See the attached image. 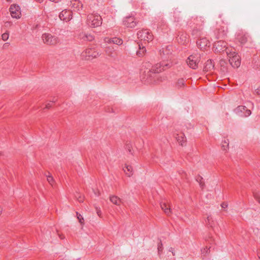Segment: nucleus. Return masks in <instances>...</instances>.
I'll return each instance as SVG.
<instances>
[{"mask_svg":"<svg viewBox=\"0 0 260 260\" xmlns=\"http://www.w3.org/2000/svg\"><path fill=\"white\" fill-rule=\"evenodd\" d=\"M257 255H258L259 258H260V252L258 253Z\"/></svg>","mask_w":260,"mask_h":260,"instance_id":"603ef678","label":"nucleus"},{"mask_svg":"<svg viewBox=\"0 0 260 260\" xmlns=\"http://www.w3.org/2000/svg\"><path fill=\"white\" fill-rule=\"evenodd\" d=\"M226 53L231 65L234 68H238L241 64V60L239 55L235 52V49L232 47L226 48Z\"/></svg>","mask_w":260,"mask_h":260,"instance_id":"f257e3e1","label":"nucleus"},{"mask_svg":"<svg viewBox=\"0 0 260 260\" xmlns=\"http://www.w3.org/2000/svg\"><path fill=\"white\" fill-rule=\"evenodd\" d=\"M78 200L79 202H82L83 201V198H81L80 196L79 197V198H78Z\"/></svg>","mask_w":260,"mask_h":260,"instance_id":"a18cd8bd","label":"nucleus"},{"mask_svg":"<svg viewBox=\"0 0 260 260\" xmlns=\"http://www.w3.org/2000/svg\"><path fill=\"white\" fill-rule=\"evenodd\" d=\"M10 23H11V22H6V24H7V25H9V24H10Z\"/></svg>","mask_w":260,"mask_h":260,"instance_id":"8fccbe9b","label":"nucleus"},{"mask_svg":"<svg viewBox=\"0 0 260 260\" xmlns=\"http://www.w3.org/2000/svg\"><path fill=\"white\" fill-rule=\"evenodd\" d=\"M228 206V204L226 203H222L221 204V207L223 208H226Z\"/></svg>","mask_w":260,"mask_h":260,"instance_id":"4c0bfd02","label":"nucleus"},{"mask_svg":"<svg viewBox=\"0 0 260 260\" xmlns=\"http://www.w3.org/2000/svg\"><path fill=\"white\" fill-rule=\"evenodd\" d=\"M254 198L257 202L260 204V194L257 193L254 194Z\"/></svg>","mask_w":260,"mask_h":260,"instance_id":"c9c22d12","label":"nucleus"},{"mask_svg":"<svg viewBox=\"0 0 260 260\" xmlns=\"http://www.w3.org/2000/svg\"><path fill=\"white\" fill-rule=\"evenodd\" d=\"M3 211V209L0 207V215H1Z\"/></svg>","mask_w":260,"mask_h":260,"instance_id":"09e8293b","label":"nucleus"},{"mask_svg":"<svg viewBox=\"0 0 260 260\" xmlns=\"http://www.w3.org/2000/svg\"><path fill=\"white\" fill-rule=\"evenodd\" d=\"M99 56V53L95 48H87L81 53L83 59L85 60H91Z\"/></svg>","mask_w":260,"mask_h":260,"instance_id":"7ed1b4c3","label":"nucleus"},{"mask_svg":"<svg viewBox=\"0 0 260 260\" xmlns=\"http://www.w3.org/2000/svg\"><path fill=\"white\" fill-rule=\"evenodd\" d=\"M10 23H11V22H6V24H7V25H9V24H10Z\"/></svg>","mask_w":260,"mask_h":260,"instance_id":"3c124183","label":"nucleus"},{"mask_svg":"<svg viewBox=\"0 0 260 260\" xmlns=\"http://www.w3.org/2000/svg\"><path fill=\"white\" fill-rule=\"evenodd\" d=\"M160 207L164 212L168 216H170L172 213V210L170 208V205H168L166 203H160Z\"/></svg>","mask_w":260,"mask_h":260,"instance_id":"6ab92c4d","label":"nucleus"},{"mask_svg":"<svg viewBox=\"0 0 260 260\" xmlns=\"http://www.w3.org/2000/svg\"><path fill=\"white\" fill-rule=\"evenodd\" d=\"M169 251L171 252L173 255H175V253L174 250L173 248H172V247L170 248Z\"/></svg>","mask_w":260,"mask_h":260,"instance_id":"c03bdc74","label":"nucleus"},{"mask_svg":"<svg viewBox=\"0 0 260 260\" xmlns=\"http://www.w3.org/2000/svg\"><path fill=\"white\" fill-rule=\"evenodd\" d=\"M52 103H48L46 105V109H49L51 107H52Z\"/></svg>","mask_w":260,"mask_h":260,"instance_id":"37998d69","label":"nucleus"},{"mask_svg":"<svg viewBox=\"0 0 260 260\" xmlns=\"http://www.w3.org/2000/svg\"><path fill=\"white\" fill-rule=\"evenodd\" d=\"M128 150L130 153H131V150L130 149L129 147H128Z\"/></svg>","mask_w":260,"mask_h":260,"instance_id":"864d4df0","label":"nucleus"},{"mask_svg":"<svg viewBox=\"0 0 260 260\" xmlns=\"http://www.w3.org/2000/svg\"><path fill=\"white\" fill-rule=\"evenodd\" d=\"M185 85V81L183 79H179L176 83V87L177 88H181L183 87Z\"/></svg>","mask_w":260,"mask_h":260,"instance_id":"c85d7f7f","label":"nucleus"},{"mask_svg":"<svg viewBox=\"0 0 260 260\" xmlns=\"http://www.w3.org/2000/svg\"><path fill=\"white\" fill-rule=\"evenodd\" d=\"M104 41L106 43L110 44V43H113L114 44H116L118 45H121L123 43V41L122 39H119L118 38L114 37L112 38H105L104 39Z\"/></svg>","mask_w":260,"mask_h":260,"instance_id":"dca6fc26","label":"nucleus"},{"mask_svg":"<svg viewBox=\"0 0 260 260\" xmlns=\"http://www.w3.org/2000/svg\"><path fill=\"white\" fill-rule=\"evenodd\" d=\"M39 25L38 24H36L35 25V27H34V28H38L39 27Z\"/></svg>","mask_w":260,"mask_h":260,"instance_id":"49530a36","label":"nucleus"},{"mask_svg":"<svg viewBox=\"0 0 260 260\" xmlns=\"http://www.w3.org/2000/svg\"><path fill=\"white\" fill-rule=\"evenodd\" d=\"M78 39L81 42H86L92 41L94 40V37L90 34L86 33L85 32H81L79 34Z\"/></svg>","mask_w":260,"mask_h":260,"instance_id":"9d476101","label":"nucleus"},{"mask_svg":"<svg viewBox=\"0 0 260 260\" xmlns=\"http://www.w3.org/2000/svg\"><path fill=\"white\" fill-rule=\"evenodd\" d=\"M95 194L96 196H99L100 195V193H98V194H96V193L95 192Z\"/></svg>","mask_w":260,"mask_h":260,"instance_id":"5fc2aeb1","label":"nucleus"},{"mask_svg":"<svg viewBox=\"0 0 260 260\" xmlns=\"http://www.w3.org/2000/svg\"><path fill=\"white\" fill-rule=\"evenodd\" d=\"M71 6L74 10L78 11L82 10L83 7V4L79 0H72L71 2Z\"/></svg>","mask_w":260,"mask_h":260,"instance_id":"f3484780","label":"nucleus"},{"mask_svg":"<svg viewBox=\"0 0 260 260\" xmlns=\"http://www.w3.org/2000/svg\"><path fill=\"white\" fill-rule=\"evenodd\" d=\"M110 201L115 205H119L121 201L120 198L117 196H113L110 198Z\"/></svg>","mask_w":260,"mask_h":260,"instance_id":"b1692460","label":"nucleus"},{"mask_svg":"<svg viewBox=\"0 0 260 260\" xmlns=\"http://www.w3.org/2000/svg\"><path fill=\"white\" fill-rule=\"evenodd\" d=\"M10 14L12 18L19 19L21 16L20 8L18 5L13 4L10 8Z\"/></svg>","mask_w":260,"mask_h":260,"instance_id":"6e6552de","label":"nucleus"},{"mask_svg":"<svg viewBox=\"0 0 260 260\" xmlns=\"http://www.w3.org/2000/svg\"><path fill=\"white\" fill-rule=\"evenodd\" d=\"M214 69V64L211 59L208 60L204 67V71H211Z\"/></svg>","mask_w":260,"mask_h":260,"instance_id":"aec40b11","label":"nucleus"},{"mask_svg":"<svg viewBox=\"0 0 260 260\" xmlns=\"http://www.w3.org/2000/svg\"><path fill=\"white\" fill-rule=\"evenodd\" d=\"M204 24V20L201 17H192L191 19V22L189 25L192 26L194 25L196 26H202Z\"/></svg>","mask_w":260,"mask_h":260,"instance_id":"4468645a","label":"nucleus"},{"mask_svg":"<svg viewBox=\"0 0 260 260\" xmlns=\"http://www.w3.org/2000/svg\"><path fill=\"white\" fill-rule=\"evenodd\" d=\"M47 180L51 185H53L54 182V179L51 175H48V176H47Z\"/></svg>","mask_w":260,"mask_h":260,"instance_id":"2f4dec72","label":"nucleus"},{"mask_svg":"<svg viewBox=\"0 0 260 260\" xmlns=\"http://www.w3.org/2000/svg\"><path fill=\"white\" fill-rule=\"evenodd\" d=\"M200 61V56L196 54L188 56L186 61L189 68L195 70L198 68Z\"/></svg>","mask_w":260,"mask_h":260,"instance_id":"20e7f679","label":"nucleus"},{"mask_svg":"<svg viewBox=\"0 0 260 260\" xmlns=\"http://www.w3.org/2000/svg\"><path fill=\"white\" fill-rule=\"evenodd\" d=\"M139 50L137 51V54L141 56H143L144 53L146 52V49L144 46L142 45V44H139Z\"/></svg>","mask_w":260,"mask_h":260,"instance_id":"a878e982","label":"nucleus"},{"mask_svg":"<svg viewBox=\"0 0 260 260\" xmlns=\"http://www.w3.org/2000/svg\"><path fill=\"white\" fill-rule=\"evenodd\" d=\"M43 42L47 45H53L58 42V39L50 34L44 33L42 36Z\"/></svg>","mask_w":260,"mask_h":260,"instance_id":"423d86ee","label":"nucleus"},{"mask_svg":"<svg viewBox=\"0 0 260 260\" xmlns=\"http://www.w3.org/2000/svg\"><path fill=\"white\" fill-rule=\"evenodd\" d=\"M59 17L61 20L68 22L72 18V12L70 10L65 9L60 13Z\"/></svg>","mask_w":260,"mask_h":260,"instance_id":"f8f14e48","label":"nucleus"},{"mask_svg":"<svg viewBox=\"0 0 260 260\" xmlns=\"http://www.w3.org/2000/svg\"><path fill=\"white\" fill-rule=\"evenodd\" d=\"M202 28L201 26H194L193 29L192 30L191 35L194 37H198L201 35V31Z\"/></svg>","mask_w":260,"mask_h":260,"instance_id":"4be33fe9","label":"nucleus"},{"mask_svg":"<svg viewBox=\"0 0 260 260\" xmlns=\"http://www.w3.org/2000/svg\"><path fill=\"white\" fill-rule=\"evenodd\" d=\"M197 44L201 50H203L209 46L210 42L206 38H203L197 42Z\"/></svg>","mask_w":260,"mask_h":260,"instance_id":"2eb2a0df","label":"nucleus"},{"mask_svg":"<svg viewBox=\"0 0 260 260\" xmlns=\"http://www.w3.org/2000/svg\"><path fill=\"white\" fill-rule=\"evenodd\" d=\"M123 171L126 175L128 177H131L133 174V169L130 165L126 164L125 167L123 168Z\"/></svg>","mask_w":260,"mask_h":260,"instance_id":"412c9836","label":"nucleus"},{"mask_svg":"<svg viewBox=\"0 0 260 260\" xmlns=\"http://www.w3.org/2000/svg\"><path fill=\"white\" fill-rule=\"evenodd\" d=\"M251 114V111L249 109H247V108L246 107L245 112L243 115H241V116L247 117V116H249V115H250Z\"/></svg>","mask_w":260,"mask_h":260,"instance_id":"72a5a7b5","label":"nucleus"},{"mask_svg":"<svg viewBox=\"0 0 260 260\" xmlns=\"http://www.w3.org/2000/svg\"><path fill=\"white\" fill-rule=\"evenodd\" d=\"M203 178L199 176L197 177L196 180L199 183L201 187L203 188L204 183L202 182Z\"/></svg>","mask_w":260,"mask_h":260,"instance_id":"473e14b6","label":"nucleus"},{"mask_svg":"<svg viewBox=\"0 0 260 260\" xmlns=\"http://www.w3.org/2000/svg\"><path fill=\"white\" fill-rule=\"evenodd\" d=\"M255 92L257 94H260V87H258L257 89H255Z\"/></svg>","mask_w":260,"mask_h":260,"instance_id":"79ce46f5","label":"nucleus"},{"mask_svg":"<svg viewBox=\"0 0 260 260\" xmlns=\"http://www.w3.org/2000/svg\"><path fill=\"white\" fill-rule=\"evenodd\" d=\"M87 22L90 27H96L102 24V19L99 14H90L87 16Z\"/></svg>","mask_w":260,"mask_h":260,"instance_id":"f03ea898","label":"nucleus"},{"mask_svg":"<svg viewBox=\"0 0 260 260\" xmlns=\"http://www.w3.org/2000/svg\"><path fill=\"white\" fill-rule=\"evenodd\" d=\"M96 213H97L98 215L99 216H101V215L102 214L101 210L100 209H98V208H96Z\"/></svg>","mask_w":260,"mask_h":260,"instance_id":"ea45409f","label":"nucleus"},{"mask_svg":"<svg viewBox=\"0 0 260 260\" xmlns=\"http://www.w3.org/2000/svg\"><path fill=\"white\" fill-rule=\"evenodd\" d=\"M11 0H7V1L8 2H10Z\"/></svg>","mask_w":260,"mask_h":260,"instance_id":"6e6d98bb","label":"nucleus"},{"mask_svg":"<svg viewBox=\"0 0 260 260\" xmlns=\"http://www.w3.org/2000/svg\"><path fill=\"white\" fill-rule=\"evenodd\" d=\"M157 249H158V254L159 255H160L163 250V245H162V243H161V241L158 244Z\"/></svg>","mask_w":260,"mask_h":260,"instance_id":"c756f323","label":"nucleus"},{"mask_svg":"<svg viewBox=\"0 0 260 260\" xmlns=\"http://www.w3.org/2000/svg\"><path fill=\"white\" fill-rule=\"evenodd\" d=\"M226 42L223 41H219L214 43V51L216 52H221L222 51H225L226 49L229 48L226 47Z\"/></svg>","mask_w":260,"mask_h":260,"instance_id":"9b49d317","label":"nucleus"},{"mask_svg":"<svg viewBox=\"0 0 260 260\" xmlns=\"http://www.w3.org/2000/svg\"><path fill=\"white\" fill-rule=\"evenodd\" d=\"M180 39H182L183 41H186V35H181L180 37Z\"/></svg>","mask_w":260,"mask_h":260,"instance_id":"58836bf2","label":"nucleus"},{"mask_svg":"<svg viewBox=\"0 0 260 260\" xmlns=\"http://www.w3.org/2000/svg\"><path fill=\"white\" fill-rule=\"evenodd\" d=\"M138 39L141 41L149 42L153 40V35L151 32L147 29H142L137 33Z\"/></svg>","mask_w":260,"mask_h":260,"instance_id":"39448f33","label":"nucleus"},{"mask_svg":"<svg viewBox=\"0 0 260 260\" xmlns=\"http://www.w3.org/2000/svg\"><path fill=\"white\" fill-rule=\"evenodd\" d=\"M246 107L244 106H239L236 109L235 112L237 114L240 115L241 116V115H243V113L245 112V110L246 109Z\"/></svg>","mask_w":260,"mask_h":260,"instance_id":"393cba45","label":"nucleus"},{"mask_svg":"<svg viewBox=\"0 0 260 260\" xmlns=\"http://www.w3.org/2000/svg\"><path fill=\"white\" fill-rule=\"evenodd\" d=\"M208 252V248L207 247L205 248L204 249L202 250V254H206Z\"/></svg>","mask_w":260,"mask_h":260,"instance_id":"a19ab883","label":"nucleus"},{"mask_svg":"<svg viewBox=\"0 0 260 260\" xmlns=\"http://www.w3.org/2000/svg\"><path fill=\"white\" fill-rule=\"evenodd\" d=\"M123 25L127 27L134 28L137 25V22L134 17H127L124 18L123 21Z\"/></svg>","mask_w":260,"mask_h":260,"instance_id":"ddd939ff","label":"nucleus"},{"mask_svg":"<svg viewBox=\"0 0 260 260\" xmlns=\"http://www.w3.org/2000/svg\"><path fill=\"white\" fill-rule=\"evenodd\" d=\"M176 139L181 146H183L186 141L184 134H181L180 135H178V136L176 137Z\"/></svg>","mask_w":260,"mask_h":260,"instance_id":"5701e85b","label":"nucleus"},{"mask_svg":"<svg viewBox=\"0 0 260 260\" xmlns=\"http://www.w3.org/2000/svg\"><path fill=\"white\" fill-rule=\"evenodd\" d=\"M206 223L211 228L215 225V222L211 215L207 217V220H206Z\"/></svg>","mask_w":260,"mask_h":260,"instance_id":"bb28decb","label":"nucleus"},{"mask_svg":"<svg viewBox=\"0 0 260 260\" xmlns=\"http://www.w3.org/2000/svg\"><path fill=\"white\" fill-rule=\"evenodd\" d=\"M172 66L171 63H167L163 61L160 63L155 64L152 67L151 70L149 71V72H152L153 73H158L165 70V67L170 68Z\"/></svg>","mask_w":260,"mask_h":260,"instance_id":"0eeeda50","label":"nucleus"},{"mask_svg":"<svg viewBox=\"0 0 260 260\" xmlns=\"http://www.w3.org/2000/svg\"><path fill=\"white\" fill-rule=\"evenodd\" d=\"M228 32V28L222 26L220 28L218 29L216 37L217 39L223 38L226 36Z\"/></svg>","mask_w":260,"mask_h":260,"instance_id":"a211bd4d","label":"nucleus"},{"mask_svg":"<svg viewBox=\"0 0 260 260\" xmlns=\"http://www.w3.org/2000/svg\"><path fill=\"white\" fill-rule=\"evenodd\" d=\"M236 39L241 44L243 45L248 41L249 37L247 33L241 30L237 32Z\"/></svg>","mask_w":260,"mask_h":260,"instance_id":"1a4fd4ad","label":"nucleus"},{"mask_svg":"<svg viewBox=\"0 0 260 260\" xmlns=\"http://www.w3.org/2000/svg\"><path fill=\"white\" fill-rule=\"evenodd\" d=\"M106 53L108 54V55L111 56L112 55V51L111 50L110 48H108L106 49Z\"/></svg>","mask_w":260,"mask_h":260,"instance_id":"e433bc0d","label":"nucleus"},{"mask_svg":"<svg viewBox=\"0 0 260 260\" xmlns=\"http://www.w3.org/2000/svg\"><path fill=\"white\" fill-rule=\"evenodd\" d=\"M77 217L79 220V222L81 224H84V218L82 216L79 214L78 212H76Z\"/></svg>","mask_w":260,"mask_h":260,"instance_id":"7c9ffc66","label":"nucleus"},{"mask_svg":"<svg viewBox=\"0 0 260 260\" xmlns=\"http://www.w3.org/2000/svg\"><path fill=\"white\" fill-rule=\"evenodd\" d=\"M9 35L7 32L4 33L2 35V39L3 41H7L9 39Z\"/></svg>","mask_w":260,"mask_h":260,"instance_id":"f704fd0d","label":"nucleus"},{"mask_svg":"<svg viewBox=\"0 0 260 260\" xmlns=\"http://www.w3.org/2000/svg\"><path fill=\"white\" fill-rule=\"evenodd\" d=\"M229 141L228 139L222 141L221 147L223 150L226 151L229 148Z\"/></svg>","mask_w":260,"mask_h":260,"instance_id":"cd10ccee","label":"nucleus"},{"mask_svg":"<svg viewBox=\"0 0 260 260\" xmlns=\"http://www.w3.org/2000/svg\"><path fill=\"white\" fill-rule=\"evenodd\" d=\"M39 3H42L44 0H35Z\"/></svg>","mask_w":260,"mask_h":260,"instance_id":"de8ad7c7","label":"nucleus"}]
</instances>
